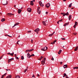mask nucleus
I'll return each mask as SVG.
<instances>
[{
	"label": "nucleus",
	"instance_id": "1",
	"mask_svg": "<svg viewBox=\"0 0 78 78\" xmlns=\"http://www.w3.org/2000/svg\"><path fill=\"white\" fill-rule=\"evenodd\" d=\"M42 23L44 25L46 26V25H48V21H43Z\"/></svg>",
	"mask_w": 78,
	"mask_h": 78
},
{
	"label": "nucleus",
	"instance_id": "2",
	"mask_svg": "<svg viewBox=\"0 0 78 78\" xmlns=\"http://www.w3.org/2000/svg\"><path fill=\"white\" fill-rule=\"evenodd\" d=\"M46 58H44L42 61L41 63L42 65H44L45 64V59Z\"/></svg>",
	"mask_w": 78,
	"mask_h": 78
},
{
	"label": "nucleus",
	"instance_id": "3",
	"mask_svg": "<svg viewBox=\"0 0 78 78\" xmlns=\"http://www.w3.org/2000/svg\"><path fill=\"white\" fill-rule=\"evenodd\" d=\"M34 50V49H31L30 50H27L26 51V53H27V52H28V53H29V52H30V51H32Z\"/></svg>",
	"mask_w": 78,
	"mask_h": 78
},
{
	"label": "nucleus",
	"instance_id": "4",
	"mask_svg": "<svg viewBox=\"0 0 78 78\" xmlns=\"http://www.w3.org/2000/svg\"><path fill=\"white\" fill-rule=\"evenodd\" d=\"M37 11L38 14H41V10H40V7H38L37 8Z\"/></svg>",
	"mask_w": 78,
	"mask_h": 78
},
{
	"label": "nucleus",
	"instance_id": "5",
	"mask_svg": "<svg viewBox=\"0 0 78 78\" xmlns=\"http://www.w3.org/2000/svg\"><path fill=\"white\" fill-rule=\"evenodd\" d=\"M8 2L7 1H5L4 2V3L3 4V5H4V6H5L6 5H8Z\"/></svg>",
	"mask_w": 78,
	"mask_h": 78
},
{
	"label": "nucleus",
	"instance_id": "6",
	"mask_svg": "<svg viewBox=\"0 0 78 78\" xmlns=\"http://www.w3.org/2000/svg\"><path fill=\"white\" fill-rule=\"evenodd\" d=\"M8 16H9L10 17H11L12 16H14V14H13L11 13H7Z\"/></svg>",
	"mask_w": 78,
	"mask_h": 78
},
{
	"label": "nucleus",
	"instance_id": "7",
	"mask_svg": "<svg viewBox=\"0 0 78 78\" xmlns=\"http://www.w3.org/2000/svg\"><path fill=\"white\" fill-rule=\"evenodd\" d=\"M50 4L48 3L46 5V7L47 8H49V7H50Z\"/></svg>",
	"mask_w": 78,
	"mask_h": 78
},
{
	"label": "nucleus",
	"instance_id": "8",
	"mask_svg": "<svg viewBox=\"0 0 78 78\" xmlns=\"http://www.w3.org/2000/svg\"><path fill=\"white\" fill-rule=\"evenodd\" d=\"M12 60H14L13 58H12L11 59H9L8 60V63H9V62H11V61H12Z\"/></svg>",
	"mask_w": 78,
	"mask_h": 78
},
{
	"label": "nucleus",
	"instance_id": "9",
	"mask_svg": "<svg viewBox=\"0 0 78 78\" xmlns=\"http://www.w3.org/2000/svg\"><path fill=\"white\" fill-rule=\"evenodd\" d=\"M78 25V22L76 21L75 23V25L73 27L74 28H75L76 27V26Z\"/></svg>",
	"mask_w": 78,
	"mask_h": 78
},
{
	"label": "nucleus",
	"instance_id": "10",
	"mask_svg": "<svg viewBox=\"0 0 78 78\" xmlns=\"http://www.w3.org/2000/svg\"><path fill=\"white\" fill-rule=\"evenodd\" d=\"M27 11H28V12H31V9L30 8H28L27 9Z\"/></svg>",
	"mask_w": 78,
	"mask_h": 78
},
{
	"label": "nucleus",
	"instance_id": "11",
	"mask_svg": "<svg viewBox=\"0 0 78 78\" xmlns=\"http://www.w3.org/2000/svg\"><path fill=\"white\" fill-rule=\"evenodd\" d=\"M14 52H12V53H10L9 52V53H7V55H10L11 56H13V55L14 54Z\"/></svg>",
	"mask_w": 78,
	"mask_h": 78
},
{
	"label": "nucleus",
	"instance_id": "12",
	"mask_svg": "<svg viewBox=\"0 0 78 78\" xmlns=\"http://www.w3.org/2000/svg\"><path fill=\"white\" fill-rule=\"evenodd\" d=\"M40 30L39 29V28H37V29H35L34 30V31H35V32H38V31H39Z\"/></svg>",
	"mask_w": 78,
	"mask_h": 78
},
{
	"label": "nucleus",
	"instance_id": "13",
	"mask_svg": "<svg viewBox=\"0 0 78 78\" xmlns=\"http://www.w3.org/2000/svg\"><path fill=\"white\" fill-rule=\"evenodd\" d=\"M19 25V23H16L12 27V28H14L15 26H17V25Z\"/></svg>",
	"mask_w": 78,
	"mask_h": 78
},
{
	"label": "nucleus",
	"instance_id": "14",
	"mask_svg": "<svg viewBox=\"0 0 78 78\" xmlns=\"http://www.w3.org/2000/svg\"><path fill=\"white\" fill-rule=\"evenodd\" d=\"M69 16V12H67L66 13H65L64 15H63V16Z\"/></svg>",
	"mask_w": 78,
	"mask_h": 78
},
{
	"label": "nucleus",
	"instance_id": "15",
	"mask_svg": "<svg viewBox=\"0 0 78 78\" xmlns=\"http://www.w3.org/2000/svg\"><path fill=\"white\" fill-rule=\"evenodd\" d=\"M55 32H54L53 33H52V34H50V35H49V36H50V37H51L52 36H53L54 34H55Z\"/></svg>",
	"mask_w": 78,
	"mask_h": 78
},
{
	"label": "nucleus",
	"instance_id": "16",
	"mask_svg": "<svg viewBox=\"0 0 78 78\" xmlns=\"http://www.w3.org/2000/svg\"><path fill=\"white\" fill-rule=\"evenodd\" d=\"M31 57V55H30V54L28 53H27V57L28 58H30Z\"/></svg>",
	"mask_w": 78,
	"mask_h": 78
},
{
	"label": "nucleus",
	"instance_id": "17",
	"mask_svg": "<svg viewBox=\"0 0 78 78\" xmlns=\"http://www.w3.org/2000/svg\"><path fill=\"white\" fill-rule=\"evenodd\" d=\"M22 12V10L20 9H18V12L19 14H20V12Z\"/></svg>",
	"mask_w": 78,
	"mask_h": 78
},
{
	"label": "nucleus",
	"instance_id": "18",
	"mask_svg": "<svg viewBox=\"0 0 78 78\" xmlns=\"http://www.w3.org/2000/svg\"><path fill=\"white\" fill-rule=\"evenodd\" d=\"M62 51V50H59V51H58V53L59 54V55H60L61 53V52Z\"/></svg>",
	"mask_w": 78,
	"mask_h": 78
},
{
	"label": "nucleus",
	"instance_id": "19",
	"mask_svg": "<svg viewBox=\"0 0 78 78\" xmlns=\"http://www.w3.org/2000/svg\"><path fill=\"white\" fill-rule=\"evenodd\" d=\"M63 67L64 69H66V68H67V65H65L63 66Z\"/></svg>",
	"mask_w": 78,
	"mask_h": 78
},
{
	"label": "nucleus",
	"instance_id": "20",
	"mask_svg": "<svg viewBox=\"0 0 78 78\" xmlns=\"http://www.w3.org/2000/svg\"><path fill=\"white\" fill-rule=\"evenodd\" d=\"M15 56L16 59H19V58L17 57V54H15Z\"/></svg>",
	"mask_w": 78,
	"mask_h": 78
},
{
	"label": "nucleus",
	"instance_id": "21",
	"mask_svg": "<svg viewBox=\"0 0 78 78\" xmlns=\"http://www.w3.org/2000/svg\"><path fill=\"white\" fill-rule=\"evenodd\" d=\"M11 75H9V76H7L6 78H11Z\"/></svg>",
	"mask_w": 78,
	"mask_h": 78
},
{
	"label": "nucleus",
	"instance_id": "22",
	"mask_svg": "<svg viewBox=\"0 0 78 78\" xmlns=\"http://www.w3.org/2000/svg\"><path fill=\"white\" fill-rule=\"evenodd\" d=\"M44 57H42V56H41V57L39 59V60H40V61H41V59H43Z\"/></svg>",
	"mask_w": 78,
	"mask_h": 78
},
{
	"label": "nucleus",
	"instance_id": "23",
	"mask_svg": "<svg viewBox=\"0 0 78 78\" xmlns=\"http://www.w3.org/2000/svg\"><path fill=\"white\" fill-rule=\"evenodd\" d=\"M72 17V15H69V20L71 19V18Z\"/></svg>",
	"mask_w": 78,
	"mask_h": 78
},
{
	"label": "nucleus",
	"instance_id": "24",
	"mask_svg": "<svg viewBox=\"0 0 78 78\" xmlns=\"http://www.w3.org/2000/svg\"><path fill=\"white\" fill-rule=\"evenodd\" d=\"M72 3H71L69 5V8H71L72 7Z\"/></svg>",
	"mask_w": 78,
	"mask_h": 78
},
{
	"label": "nucleus",
	"instance_id": "25",
	"mask_svg": "<svg viewBox=\"0 0 78 78\" xmlns=\"http://www.w3.org/2000/svg\"><path fill=\"white\" fill-rule=\"evenodd\" d=\"M28 67H27V69H26L24 71V73H25V72H27V70L28 69Z\"/></svg>",
	"mask_w": 78,
	"mask_h": 78
},
{
	"label": "nucleus",
	"instance_id": "26",
	"mask_svg": "<svg viewBox=\"0 0 78 78\" xmlns=\"http://www.w3.org/2000/svg\"><path fill=\"white\" fill-rule=\"evenodd\" d=\"M69 24V22L66 23L64 25V26L65 27V26H66V25H67Z\"/></svg>",
	"mask_w": 78,
	"mask_h": 78
},
{
	"label": "nucleus",
	"instance_id": "27",
	"mask_svg": "<svg viewBox=\"0 0 78 78\" xmlns=\"http://www.w3.org/2000/svg\"><path fill=\"white\" fill-rule=\"evenodd\" d=\"M64 76H63V77L64 78V77H65V76H67V75L66 74V73H64Z\"/></svg>",
	"mask_w": 78,
	"mask_h": 78
},
{
	"label": "nucleus",
	"instance_id": "28",
	"mask_svg": "<svg viewBox=\"0 0 78 78\" xmlns=\"http://www.w3.org/2000/svg\"><path fill=\"white\" fill-rule=\"evenodd\" d=\"M47 48H48L47 47H44V51H45L47 50Z\"/></svg>",
	"mask_w": 78,
	"mask_h": 78
},
{
	"label": "nucleus",
	"instance_id": "29",
	"mask_svg": "<svg viewBox=\"0 0 78 78\" xmlns=\"http://www.w3.org/2000/svg\"><path fill=\"white\" fill-rule=\"evenodd\" d=\"M78 46H77L74 49V51H76L77 50V49H78Z\"/></svg>",
	"mask_w": 78,
	"mask_h": 78
},
{
	"label": "nucleus",
	"instance_id": "30",
	"mask_svg": "<svg viewBox=\"0 0 78 78\" xmlns=\"http://www.w3.org/2000/svg\"><path fill=\"white\" fill-rule=\"evenodd\" d=\"M73 69H78V67H74L73 68Z\"/></svg>",
	"mask_w": 78,
	"mask_h": 78
},
{
	"label": "nucleus",
	"instance_id": "31",
	"mask_svg": "<svg viewBox=\"0 0 78 78\" xmlns=\"http://www.w3.org/2000/svg\"><path fill=\"white\" fill-rule=\"evenodd\" d=\"M5 20V19H2L1 20L2 22H4Z\"/></svg>",
	"mask_w": 78,
	"mask_h": 78
},
{
	"label": "nucleus",
	"instance_id": "32",
	"mask_svg": "<svg viewBox=\"0 0 78 78\" xmlns=\"http://www.w3.org/2000/svg\"><path fill=\"white\" fill-rule=\"evenodd\" d=\"M16 78H20V76H16Z\"/></svg>",
	"mask_w": 78,
	"mask_h": 78
},
{
	"label": "nucleus",
	"instance_id": "33",
	"mask_svg": "<svg viewBox=\"0 0 78 78\" xmlns=\"http://www.w3.org/2000/svg\"><path fill=\"white\" fill-rule=\"evenodd\" d=\"M39 5H41V4L42 3V2L41 1H40L39 2Z\"/></svg>",
	"mask_w": 78,
	"mask_h": 78
},
{
	"label": "nucleus",
	"instance_id": "34",
	"mask_svg": "<svg viewBox=\"0 0 78 78\" xmlns=\"http://www.w3.org/2000/svg\"><path fill=\"white\" fill-rule=\"evenodd\" d=\"M30 5L32 6H33V5H34V4L33 3V2H30Z\"/></svg>",
	"mask_w": 78,
	"mask_h": 78
},
{
	"label": "nucleus",
	"instance_id": "35",
	"mask_svg": "<svg viewBox=\"0 0 78 78\" xmlns=\"http://www.w3.org/2000/svg\"><path fill=\"white\" fill-rule=\"evenodd\" d=\"M21 59H24V57L23 56H21Z\"/></svg>",
	"mask_w": 78,
	"mask_h": 78
},
{
	"label": "nucleus",
	"instance_id": "36",
	"mask_svg": "<svg viewBox=\"0 0 78 78\" xmlns=\"http://www.w3.org/2000/svg\"><path fill=\"white\" fill-rule=\"evenodd\" d=\"M57 41L56 40H55L53 42V44H55V42H56Z\"/></svg>",
	"mask_w": 78,
	"mask_h": 78
},
{
	"label": "nucleus",
	"instance_id": "37",
	"mask_svg": "<svg viewBox=\"0 0 78 78\" xmlns=\"http://www.w3.org/2000/svg\"><path fill=\"white\" fill-rule=\"evenodd\" d=\"M40 5L41 6H42V7L44 6V5L43 4H42V3H41V4Z\"/></svg>",
	"mask_w": 78,
	"mask_h": 78
},
{
	"label": "nucleus",
	"instance_id": "38",
	"mask_svg": "<svg viewBox=\"0 0 78 78\" xmlns=\"http://www.w3.org/2000/svg\"><path fill=\"white\" fill-rule=\"evenodd\" d=\"M35 2V0H33V1H31L30 2L33 3V2Z\"/></svg>",
	"mask_w": 78,
	"mask_h": 78
},
{
	"label": "nucleus",
	"instance_id": "39",
	"mask_svg": "<svg viewBox=\"0 0 78 78\" xmlns=\"http://www.w3.org/2000/svg\"><path fill=\"white\" fill-rule=\"evenodd\" d=\"M41 50L42 51H45L44 49V48H42V49H41Z\"/></svg>",
	"mask_w": 78,
	"mask_h": 78
},
{
	"label": "nucleus",
	"instance_id": "40",
	"mask_svg": "<svg viewBox=\"0 0 78 78\" xmlns=\"http://www.w3.org/2000/svg\"><path fill=\"white\" fill-rule=\"evenodd\" d=\"M73 34H74V35H76V34H77V33H73Z\"/></svg>",
	"mask_w": 78,
	"mask_h": 78
},
{
	"label": "nucleus",
	"instance_id": "41",
	"mask_svg": "<svg viewBox=\"0 0 78 78\" xmlns=\"http://www.w3.org/2000/svg\"><path fill=\"white\" fill-rule=\"evenodd\" d=\"M20 41H18V42H17V44H18V45H20L19 44V42H19Z\"/></svg>",
	"mask_w": 78,
	"mask_h": 78
},
{
	"label": "nucleus",
	"instance_id": "42",
	"mask_svg": "<svg viewBox=\"0 0 78 78\" xmlns=\"http://www.w3.org/2000/svg\"><path fill=\"white\" fill-rule=\"evenodd\" d=\"M31 56H34V54L31 55Z\"/></svg>",
	"mask_w": 78,
	"mask_h": 78
},
{
	"label": "nucleus",
	"instance_id": "43",
	"mask_svg": "<svg viewBox=\"0 0 78 78\" xmlns=\"http://www.w3.org/2000/svg\"><path fill=\"white\" fill-rule=\"evenodd\" d=\"M62 40H65L66 39L65 38H62Z\"/></svg>",
	"mask_w": 78,
	"mask_h": 78
},
{
	"label": "nucleus",
	"instance_id": "44",
	"mask_svg": "<svg viewBox=\"0 0 78 78\" xmlns=\"http://www.w3.org/2000/svg\"><path fill=\"white\" fill-rule=\"evenodd\" d=\"M31 31L30 30H29L27 31V33H31Z\"/></svg>",
	"mask_w": 78,
	"mask_h": 78
},
{
	"label": "nucleus",
	"instance_id": "45",
	"mask_svg": "<svg viewBox=\"0 0 78 78\" xmlns=\"http://www.w3.org/2000/svg\"><path fill=\"white\" fill-rule=\"evenodd\" d=\"M62 20L61 19L59 21V22H62Z\"/></svg>",
	"mask_w": 78,
	"mask_h": 78
},
{
	"label": "nucleus",
	"instance_id": "46",
	"mask_svg": "<svg viewBox=\"0 0 78 78\" xmlns=\"http://www.w3.org/2000/svg\"><path fill=\"white\" fill-rule=\"evenodd\" d=\"M51 59L52 60V61H54V58H53V57L51 58Z\"/></svg>",
	"mask_w": 78,
	"mask_h": 78
},
{
	"label": "nucleus",
	"instance_id": "47",
	"mask_svg": "<svg viewBox=\"0 0 78 78\" xmlns=\"http://www.w3.org/2000/svg\"><path fill=\"white\" fill-rule=\"evenodd\" d=\"M65 13H61V14H62V15H64V14Z\"/></svg>",
	"mask_w": 78,
	"mask_h": 78
},
{
	"label": "nucleus",
	"instance_id": "48",
	"mask_svg": "<svg viewBox=\"0 0 78 78\" xmlns=\"http://www.w3.org/2000/svg\"><path fill=\"white\" fill-rule=\"evenodd\" d=\"M2 57H3V56H1L0 57V59H1L2 58Z\"/></svg>",
	"mask_w": 78,
	"mask_h": 78
},
{
	"label": "nucleus",
	"instance_id": "49",
	"mask_svg": "<svg viewBox=\"0 0 78 78\" xmlns=\"http://www.w3.org/2000/svg\"><path fill=\"white\" fill-rule=\"evenodd\" d=\"M6 70H7V71H8V70H10V69H6Z\"/></svg>",
	"mask_w": 78,
	"mask_h": 78
},
{
	"label": "nucleus",
	"instance_id": "50",
	"mask_svg": "<svg viewBox=\"0 0 78 78\" xmlns=\"http://www.w3.org/2000/svg\"><path fill=\"white\" fill-rule=\"evenodd\" d=\"M7 36H9V37H12L11 36H10L8 35H7Z\"/></svg>",
	"mask_w": 78,
	"mask_h": 78
},
{
	"label": "nucleus",
	"instance_id": "51",
	"mask_svg": "<svg viewBox=\"0 0 78 78\" xmlns=\"http://www.w3.org/2000/svg\"><path fill=\"white\" fill-rule=\"evenodd\" d=\"M48 12H46V14H48Z\"/></svg>",
	"mask_w": 78,
	"mask_h": 78
},
{
	"label": "nucleus",
	"instance_id": "52",
	"mask_svg": "<svg viewBox=\"0 0 78 78\" xmlns=\"http://www.w3.org/2000/svg\"><path fill=\"white\" fill-rule=\"evenodd\" d=\"M37 76H39V74H37Z\"/></svg>",
	"mask_w": 78,
	"mask_h": 78
},
{
	"label": "nucleus",
	"instance_id": "53",
	"mask_svg": "<svg viewBox=\"0 0 78 78\" xmlns=\"http://www.w3.org/2000/svg\"><path fill=\"white\" fill-rule=\"evenodd\" d=\"M34 74H33V76H32V77H34Z\"/></svg>",
	"mask_w": 78,
	"mask_h": 78
},
{
	"label": "nucleus",
	"instance_id": "54",
	"mask_svg": "<svg viewBox=\"0 0 78 78\" xmlns=\"http://www.w3.org/2000/svg\"><path fill=\"white\" fill-rule=\"evenodd\" d=\"M60 64H62V62H61L60 63Z\"/></svg>",
	"mask_w": 78,
	"mask_h": 78
},
{
	"label": "nucleus",
	"instance_id": "55",
	"mask_svg": "<svg viewBox=\"0 0 78 78\" xmlns=\"http://www.w3.org/2000/svg\"><path fill=\"white\" fill-rule=\"evenodd\" d=\"M33 39L31 40V43H33Z\"/></svg>",
	"mask_w": 78,
	"mask_h": 78
},
{
	"label": "nucleus",
	"instance_id": "56",
	"mask_svg": "<svg viewBox=\"0 0 78 78\" xmlns=\"http://www.w3.org/2000/svg\"><path fill=\"white\" fill-rule=\"evenodd\" d=\"M66 78H69V77L67 76H66Z\"/></svg>",
	"mask_w": 78,
	"mask_h": 78
},
{
	"label": "nucleus",
	"instance_id": "57",
	"mask_svg": "<svg viewBox=\"0 0 78 78\" xmlns=\"http://www.w3.org/2000/svg\"><path fill=\"white\" fill-rule=\"evenodd\" d=\"M59 21H58L57 22V23H58V24H59Z\"/></svg>",
	"mask_w": 78,
	"mask_h": 78
},
{
	"label": "nucleus",
	"instance_id": "58",
	"mask_svg": "<svg viewBox=\"0 0 78 78\" xmlns=\"http://www.w3.org/2000/svg\"><path fill=\"white\" fill-rule=\"evenodd\" d=\"M16 5H14V7L15 8H16Z\"/></svg>",
	"mask_w": 78,
	"mask_h": 78
},
{
	"label": "nucleus",
	"instance_id": "59",
	"mask_svg": "<svg viewBox=\"0 0 78 78\" xmlns=\"http://www.w3.org/2000/svg\"><path fill=\"white\" fill-rule=\"evenodd\" d=\"M67 0H63L64 2H66Z\"/></svg>",
	"mask_w": 78,
	"mask_h": 78
},
{
	"label": "nucleus",
	"instance_id": "60",
	"mask_svg": "<svg viewBox=\"0 0 78 78\" xmlns=\"http://www.w3.org/2000/svg\"><path fill=\"white\" fill-rule=\"evenodd\" d=\"M62 47H63V48H64V46H62Z\"/></svg>",
	"mask_w": 78,
	"mask_h": 78
},
{
	"label": "nucleus",
	"instance_id": "61",
	"mask_svg": "<svg viewBox=\"0 0 78 78\" xmlns=\"http://www.w3.org/2000/svg\"><path fill=\"white\" fill-rule=\"evenodd\" d=\"M53 44V42H51V44Z\"/></svg>",
	"mask_w": 78,
	"mask_h": 78
},
{
	"label": "nucleus",
	"instance_id": "62",
	"mask_svg": "<svg viewBox=\"0 0 78 78\" xmlns=\"http://www.w3.org/2000/svg\"><path fill=\"white\" fill-rule=\"evenodd\" d=\"M36 33H37V34H38V33H38V32H37Z\"/></svg>",
	"mask_w": 78,
	"mask_h": 78
},
{
	"label": "nucleus",
	"instance_id": "63",
	"mask_svg": "<svg viewBox=\"0 0 78 78\" xmlns=\"http://www.w3.org/2000/svg\"><path fill=\"white\" fill-rule=\"evenodd\" d=\"M18 37H20V35Z\"/></svg>",
	"mask_w": 78,
	"mask_h": 78
},
{
	"label": "nucleus",
	"instance_id": "64",
	"mask_svg": "<svg viewBox=\"0 0 78 78\" xmlns=\"http://www.w3.org/2000/svg\"><path fill=\"white\" fill-rule=\"evenodd\" d=\"M73 9V8H72V9Z\"/></svg>",
	"mask_w": 78,
	"mask_h": 78
}]
</instances>
